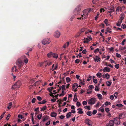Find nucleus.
Returning a JSON list of instances; mask_svg holds the SVG:
<instances>
[{
    "instance_id": "1",
    "label": "nucleus",
    "mask_w": 126,
    "mask_h": 126,
    "mask_svg": "<svg viewBox=\"0 0 126 126\" xmlns=\"http://www.w3.org/2000/svg\"><path fill=\"white\" fill-rule=\"evenodd\" d=\"M26 57L25 55H23L21 57V59H18L16 63L19 67V68L20 69L21 66L22 65V62H23L24 60V62L25 63H27L28 62L27 59L26 58Z\"/></svg>"
},
{
    "instance_id": "2",
    "label": "nucleus",
    "mask_w": 126,
    "mask_h": 126,
    "mask_svg": "<svg viewBox=\"0 0 126 126\" xmlns=\"http://www.w3.org/2000/svg\"><path fill=\"white\" fill-rule=\"evenodd\" d=\"M82 7V5H78L74 10V13L75 15L78 14L80 12Z\"/></svg>"
},
{
    "instance_id": "3",
    "label": "nucleus",
    "mask_w": 126,
    "mask_h": 126,
    "mask_svg": "<svg viewBox=\"0 0 126 126\" xmlns=\"http://www.w3.org/2000/svg\"><path fill=\"white\" fill-rule=\"evenodd\" d=\"M21 84V83L20 81L19 80H18L14 85L12 86V89H18L20 87Z\"/></svg>"
},
{
    "instance_id": "4",
    "label": "nucleus",
    "mask_w": 126,
    "mask_h": 126,
    "mask_svg": "<svg viewBox=\"0 0 126 126\" xmlns=\"http://www.w3.org/2000/svg\"><path fill=\"white\" fill-rule=\"evenodd\" d=\"M50 42V40L48 38L45 39L42 41V44L44 45L49 44Z\"/></svg>"
},
{
    "instance_id": "5",
    "label": "nucleus",
    "mask_w": 126,
    "mask_h": 126,
    "mask_svg": "<svg viewBox=\"0 0 126 126\" xmlns=\"http://www.w3.org/2000/svg\"><path fill=\"white\" fill-rule=\"evenodd\" d=\"M96 101V99L95 98H92L90 99H89L88 100V103L91 105L94 104L95 103Z\"/></svg>"
},
{
    "instance_id": "6",
    "label": "nucleus",
    "mask_w": 126,
    "mask_h": 126,
    "mask_svg": "<svg viewBox=\"0 0 126 126\" xmlns=\"http://www.w3.org/2000/svg\"><path fill=\"white\" fill-rule=\"evenodd\" d=\"M85 123L89 126H92L93 125L92 122L89 119H86L85 121Z\"/></svg>"
},
{
    "instance_id": "7",
    "label": "nucleus",
    "mask_w": 126,
    "mask_h": 126,
    "mask_svg": "<svg viewBox=\"0 0 126 126\" xmlns=\"http://www.w3.org/2000/svg\"><path fill=\"white\" fill-rule=\"evenodd\" d=\"M125 113L123 112V113H121L119 115V117H118L114 118V119H115V120L117 121V119H118L120 120V119H122L124 118L125 117Z\"/></svg>"
},
{
    "instance_id": "8",
    "label": "nucleus",
    "mask_w": 126,
    "mask_h": 126,
    "mask_svg": "<svg viewBox=\"0 0 126 126\" xmlns=\"http://www.w3.org/2000/svg\"><path fill=\"white\" fill-rule=\"evenodd\" d=\"M116 123L115 120H111L110 121L109 123L107 124V126H114V124Z\"/></svg>"
},
{
    "instance_id": "9",
    "label": "nucleus",
    "mask_w": 126,
    "mask_h": 126,
    "mask_svg": "<svg viewBox=\"0 0 126 126\" xmlns=\"http://www.w3.org/2000/svg\"><path fill=\"white\" fill-rule=\"evenodd\" d=\"M92 39L91 38L89 37V36H88L87 38H84L83 40H84L83 41V43H88Z\"/></svg>"
},
{
    "instance_id": "10",
    "label": "nucleus",
    "mask_w": 126,
    "mask_h": 126,
    "mask_svg": "<svg viewBox=\"0 0 126 126\" xmlns=\"http://www.w3.org/2000/svg\"><path fill=\"white\" fill-rule=\"evenodd\" d=\"M61 35V33L57 31L55 32L54 36L55 37L59 38Z\"/></svg>"
},
{
    "instance_id": "11",
    "label": "nucleus",
    "mask_w": 126,
    "mask_h": 126,
    "mask_svg": "<svg viewBox=\"0 0 126 126\" xmlns=\"http://www.w3.org/2000/svg\"><path fill=\"white\" fill-rule=\"evenodd\" d=\"M98 56H94L93 58L94 61L96 62H100L101 60L100 59V58Z\"/></svg>"
},
{
    "instance_id": "12",
    "label": "nucleus",
    "mask_w": 126,
    "mask_h": 126,
    "mask_svg": "<svg viewBox=\"0 0 126 126\" xmlns=\"http://www.w3.org/2000/svg\"><path fill=\"white\" fill-rule=\"evenodd\" d=\"M84 11H83V15H81V17H78L77 18V19H83L84 18H86L87 17V16H85V13H84Z\"/></svg>"
},
{
    "instance_id": "13",
    "label": "nucleus",
    "mask_w": 126,
    "mask_h": 126,
    "mask_svg": "<svg viewBox=\"0 0 126 126\" xmlns=\"http://www.w3.org/2000/svg\"><path fill=\"white\" fill-rule=\"evenodd\" d=\"M103 72H109L110 71V68L107 67H105L103 69Z\"/></svg>"
},
{
    "instance_id": "14",
    "label": "nucleus",
    "mask_w": 126,
    "mask_h": 126,
    "mask_svg": "<svg viewBox=\"0 0 126 126\" xmlns=\"http://www.w3.org/2000/svg\"><path fill=\"white\" fill-rule=\"evenodd\" d=\"M50 115L52 117H55L56 116L57 114L56 112L53 111L51 113Z\"/></svg>"
},
{
    "instance_id": "15",
    "label": "nucleus",
    "mask_w": 126,
    "mask_h": 126,
    "mask_svg": "<svg viewBox=\"0 0 126 126\" xmlns=\"http://www.w3.org/2000/svg\"><path fill=\"white\" fill-rule=\"evenodd\" d=\"M72 113L71 112H69L67 113L66 115V117L67 118H68L71 115Z\"/></svg>"
},
{
    "instance_id": "16",
    "label": "nucleus",
    "mask_w": 126,
    "mask_h": 126,
    "mask_svg": "<svg viewBox=\"0 0 126 126\" xmlns=\"http://www.w3.org/2000/svg\"><path fill=\"white\" fill-rule=\"evenodd\" d=\"M78 85L76 83H74L73 85L72 88L73 89H75L77 88Z\"/></svg>"
},
{
    "instance_id": "17",
    "label": "nucleus",
    "mask_w": 126,
    "mask_h": 126,
    "mask_svg": "<svg viewBox=\"0 0 126 126\" xmlns=\"http://www.w3.org/2000/svg\"><path fill=\"white\" fill-rule=\"evenodd\" d=\"M47 109V107L46 106H44L43 107H42V108H41V111H44L46 110Z\"/></svg>"
},
{
    "instance_id": "18",
    "label": "nucleus",
    "mask_w": 126,
    "mask_h": 126,
    "mask_svg": "<svg viewBox=\"0 0 126 126\" xmlns=\"http://www.w3.org/2000/svg\"><path fill=\"white\" fill-rule=\"evenodd\" d=\"M16 66H15L14 67H13L12 69V70L13 72H16Z\"/></svg>"
},
{
    "instance_id": "19",
    "label": "nucleus",
    "mask_w": 126,
    "mask_h": 126,
    "mask_svg": "<svg viewBox=\"0 0 126 126\" xmlns=\"http://www.w3.org/2000/svg\"><path fill=\"white\" fill-rule=\"evenodd\" d=\"M52 56L53 58H57L58 56V55L57 54L55 53H53Z\"/></svg>"
},
{
    "instance_id": "20",
    "label": "nucleus",
    "mask_w": 126,
    "mask_h": 126,
    "mask_svg": "<svg viewBox=\"0 0 126 126\" xmlns=\"http://www.w3.org/2000/svg\"><path fill=\"white\" fill-rule=\"evenodd\" d=\"M104 22H105V23L106 24L107 26L109 25V24L108 23V19H105L104 21Z\"/></svg>"
},
{
    "instance_id": "21",
    "label": "nucleus",
    "mask_w": 126,
    "mask_h": 126,
    "mask_svg": "<svg viewBox=\"0 0 126 126\" xmlns=\"http://www.w3.org/2000/svg\"><path fill=\"white\" fill-rule=\"evenodd\" d=\"M54 88L53 87H51L48 88L47 90L49 92H52V90Z\"/></svg>"
},
{
    "instance_id": "22",
    "label": "nucleus",
    "mask_w": 126,
    "mask_h": 126,
    "mask_svg": "<svg viewBox=\"0 0 126 126\" xmlns=\"http://www.w3.org/2000/svg\"><path fill=\"white\" fill-rule=\"evenodd\" d=\"M53 52H50L49 53H48L47 54V56L49 58H50L52 56Z\"/></svg>"
},
{
    "instance_id": "23",
    "label": "nucleus",
    "mask_w": 126,
    "mask_h": 126,
    "mask_svg": "<svg viewBox=\"0 0 126 126\" xmlns=\"http://www.w3.org/2000/svg\"><path fill=\"white\" fill-rule=\"evenodd\" d=\"M97 96L99 99H102V96L100 94H97Z\"/></svg>"
},
{
    "instance_id": "24",
    "label": "nucleus",
    "mask_w": 126,
    "mask_h": 126,
    "mask_svg": "<svg viewBox=\"0 0 126 126\" xmlns=\"http://www.w3.org/2000/svg\"><path fill=\"white\" fill-rule=\"evenodd\" d=\"M105 77L107 79H108L110 78V75L108 73H106L105 74Z\"/></svg>"
},
{
    "instance_id": "25",
    "label": "nucleus",
    "mask_w": 126,
    "mask_h": 126,
    "mask_svg": "<svg viewBox=\"0 0 126 126\" xmlns=\"http://www.w3.org/2000/svg\"><path fill=\"white\" fill-rule=\"evenodd\" d=\"M106 65L107 66H109L110 67H111L112 68H113V66L111 64H109L108 63H107L106 62Z\"/></svg>"
},
{
    "instance_id": "26",
    "label": "nucleus",
    "mask_w": 126,
    "mask_h": 126,
    "mask_svg": "<svg viewBox=\"0 0 126 126\" xmlns=\"http://www.w3.org/2000/svg\"><path fill=\"white\" fill-rule=\"evenodd\" d=\"M125 15L124 14H121V16L120 17V19L122 20L124 18Z\"/></svg>"
},
{
    "instance_id": "27",
    "label": "nucleus",
    "mask_w": 126,
    "mask_h": 126,
    "mask_svg": "<svg viewBox=\"0 0 126 126\" xmlns=\"http://www.w3.org/2000/svg\"><path fill=\"white\" fill-rule=\"evenodd\" d=\"M111 29L109 28V27H108L106 29L107 32H109L110 33H111L112 32V31H111Z\"/></svg>"
},
{
    "instance_id": "28",
    "label": "nucleus",
    "mask_w": 126,
    "mask_h": 126,
    "mask_svg": "<svg viewBox=\"0 0 126 126\" xmlns=\"http://www.w3.org/2000/svg\"><path fill=\"white\" fill-rule=\"evenodd\" d=\"M102 75V74L101 73L98 72V73L96 74V76H97L99 78H100Z\"/></svg>"
},
{
    "instance_id": "29",
    "label": "nucleus",
    "mask_w": 126,
    "mask_h": 126,
    "mask_svg": "<svg viewBox=\"0 0 126 126\" xmlns=\"http://www.w3.org/2000/svg\"><path fill=\"white\" fill-rule=\"evenodd\" d=\"M84 108L85 109L90 110H91L90 107V106H84Z\"/></svg>"
},
{
    "instance_id": "30",
    "label": "nucleus",
    "mask_w": 126,
    "mask_h": 126,
    "mask_svg": "<svg viewBox=\"0 0 126 126\" xmlns=\"http://www.w3.org/2000/svg\"><path fill=\"white\" fill-rule=\"evenodd\" d=\"M48 119V116H46L43 119V121L45 122Z\"/></svg>"
},
{
    "instance_id": "31",
    "label": "nucleus",
    "mask_w": 126,
    "mask_h": 126,
    "mask_svg": "<svg viewBox=\"0 0 126 126\" xmlns=\"http://www.w3.org/2000/svg\"><path fill=\"white\" fill-rule=\"evenodd\" d=\"M106 83L107 86H110L111 85V82L108 81L106 82Z\"/></svg>"
},
{
    "instance_id": "32",
    "label": "nucleus",
    "mask_w": 126,
    "mask_h": 126,
    "mask_svg": "<svg viewBox=\"0 0 126 126\" xmlns=\"http://www.w3.org/2000/svg\"><path fill=\"white\" fill-rule=\"evenodd\" d=\"M12 105V102H10L9 103V106H8L7 107V108L8 109H10L11 108V106Z\"/></svg>"
},
{
    "instance_id": "33",
    "label": "nucleus",
    "mask_w": 126,
    "mask_h": 126,
    "mask_svg": "<svg viewBox=\"0 0 126 126\" xmlns=\"http://www.w3.org/2000/svg\"><path fill=\"white\" fill-rule=\"evenodd\" d=\"M86 114L88 116H91L92 115V113L91 111H88L86 113Z\"/></svg>"
},
{
    "instance_id": "34",
    "label": "nucleus",
    "mask_w": 126,
    "mask_h": 126,
    "mask_svg": "<svg viewBox=\"0 0 126 126\" xmlns=\"http://www.w3.org/2000/svg\"><path fill=\"white\" fill-rule=\"evenodd\" d=\"M66 80L67 83H68L71 80L70 78L68 77L66 78Z\"/></svg>"
},
{
    "instance_id": "35",
    "label": "nucleus",
    "mask_w": 126,
    "mask_h": 126,
    "mask_svg": "<svg viewBox=\"0 0 126 126\" xmlns=\"http://www.w3.org/2000/svg\"><path fill=\"white\" fill-rule=\"evenodd\" d=\"M123 105L121 104H117L116 105V106L119 108H120L122 107Z\"/></svg>"
},
{
    "instance_id": "36",
    "label": "nucleus",
    "mask_w": 126,
    "mask_h": 126,
    "mask_svg": "<svg viewBox=\"0 0 126 126\" xmlns=\"http://www.w3.org/2000/svg\"><path fill=\"white\" fill-rule=\"evenodd\" d=\"M105 104L106 106H108L111 104L109 102L106 101L105 103Z\"/></svg>"
},
{
    "instance_id": "37",
    "label": "nucleus",
    "mask_w": 126,
    "mask_h": 126,
    "mask_svg": "<svg viewBox=\"0 0 126 126\" xmlns=\"http://www.w3.org/2000/svg\"><path fill=\"white\" fill-rule=\"evenodd\" d=\"M37 99L39 101H41L42 100V98L40 96H37Z\"/></svg>"
},
{
    "instance_id": "38",
    "label": "nucleus",
    "mask_w": 126,
    "mask_h": 126,
    "mask_svg": "<svg viewBox=\"0 0 126 126\" xmlns=\"http://www.w3.org/2000/svg\"><path fill=\"white\" fill-rule=\"evenodd\" d=\"M36 101V99L35 98H33L32 100V103H35V101Z\"/></svg>"
},
{
    "instance_id": "39",
    "label": "nucleus",
    "mask_w": 126,
    "mask_h": 126,
    "mask_svg": "<svg viewBox=\"0 0 126 126\" xmlns=\"http://www.w3.org/2000/svg\"><path fill=\"white\" fill-rule=\"evenodd\" d=\"M76 105L77 107H79L81 106V104L79 102H78L76 103Z\"/></svg>"
},
{
    "instance_id": "40",
    "label": "nucleus",
    "mask_w": 126,
    "mask_h": 126,
    "mask_svg": "<svg viewBox=\"0 0 126 126\" xmlns=\"http://www.w3.org/2000/svg\"><path fill=\"white\" fill-rule=\"evenodd\" d=\"M82 104L83 106L87 104V102L85 101H83Z\"/></svg>"
},
{
    "instance_id": "41",
    "label": "nucleus",
    "mask_w": 126,
    "mask_h": 126,
    "mask_svg": "<svg viewBox=\"0 0 126 126\" xmlns=\"http://www.w3.org/2000/svg\"><path fill=\"white\" fill-rule=\"evenodd\" d=\"M97 112V110H94L92 112V114L93 115H95Z\"/></svg>"
},
{
    "instance_id": "42",
    "label": "nucleus",
    "mask_w": 126,
    "mask_h": 126,
    "mask_svg": "<svg viewBox=\"0 0 126 126\" xmlns=\"http://www.w3.org/2000/svg\"><path fill=\"white\" fill-rule=\"evenodd\" d=\"M116 56L118 58H120L121 56V55L118 53H116Z\"/></svg>"
},
{
    "instance_id": "43",
    "label": "nucleus",
    "mask_w": 126,
    "mask_h": 126,
    "mask_svg": "<svg viewBox=\"0 0 126 126\" xmlns=\"http://www.w3.org/2000/svg\"><path fill=\"white\" fill-rule=\"evenodd\" d=\"M79 60L78 59H77L75 61V63H79Z\"/></svg>"
},
{
    "instance_id": "44",
    "label": "nucleus",
    "mask_w": 126,
    "mask_h": 126,
    "mask_svg": "<svg viewBox=\"0 0 126 126\" xmlns=\"http://www.w3.org/2000/svg\"><path fill=\"white\" fill-rule=\"evenodd\" d=\"M93 81L94 83L96 84L97 82V80L96 79H93Z\"/></svg>"
},
{
    "instance_id": "45",
    "label": "nucleus",
    "mask_w": 126,
    "mask_h": 126,
    "mask_svg": "<svg viewBox=\"0 0 126 126\" xmlns=\"http://www.w3.org/2000/svg\"><path fill=\"white\" fill-rule=\"evenodd\" d=\"M65 85H63L61 86V88L62 90H64L65 89Z\"/></svg>"
},
{
    "instance_id": "46",
    "label": "nucleus",
    "mask_w": 126,
    "mask_h": 126,
    "mask_svg": "<svg viewBox=\"0 0 126 126\" xmlns=\"http://www.w3.org/2000/svg\"><path fill=\"white\" fill-rule=\"evenodd\" d=\"M118 94V93L117 92L115 93L114 94V95L115 98H117V96Z\"/></svg>"
},
{
    "instance_id": "47",
    "label": "nucleus",
    "mask_w": 126,
    "mask_h": 126,
    "mask_svg": "<svg viewBox=\"0 0 126 126\" xmlns=\"http://www.w3.org/2000/svg\"><path fill=\"white\" fill-rule=\"evenodd\" d=\"M89 88L90 89H94V87L93 85H91L89 86Z\"/></svg>"
},
{
    "instance_id": "48",
    "label": "nucleus",
    "mask_w": 126,
    "mask_h": 126,
    "mask_svg": "<svg viewBox=\"0 0 126 126\" xmlns=\"http://www.w3.org/2000/svg\"><path fill=\"white\" fill-rule=\"evenodd\" d=\"M81 33L79 32H78L77 34L75 35V37L76 38H77L78 37L80 34Z\"/></svg>"
},
{
    "instance_id": "49",
    "label": "nucleus",
    "mask_w": 126,
    "mask_h": 126,
    "mask_svg": "<svg viewBox=\"0 0 126 126\" xmlns=\"http://www.w3.org/2000/svg\"><path fill=\"white\" fill-rule=\"evenodd\" d=\"M119 64H116L115 65V67L117 69H118L119 68Z\"/></svg>"
},
{
    "instance_id": "50",
    "label": "nucleus",
    "mask_w": 126,
    "mask_h": 126,
    "mask_svg": "<svg viewBox=\"0 0 126 126\" xmlns=\"http://www.w3.org/2000/svg\"><path fill=\"white\" fill-rule=\"evenodd\" d=\"M99 88L97 86H96L95 89V90L96 91H99Z\"/></svg>"
},
{
    "instance_id": "51",
    "label": "nucleus",
    "mask_w": 126,
    "mask_h": 126,
    "mask_svg": "<svg viewBox=\"0 0 126 126\" xmlns=\"http://www.w3.org/2000/svg\"><path fill=\"white\" fill-rule=\"evenodd\" d=\"M99 110L101 111L102 112H103L104 111V109H102L101 108H100L99 109Z\"/></svg>"
},
{
    "instance_id": "52",
    "label": "nucleus",
    "mask_w": 126,
    "mask_h": 126,
    "mask_svg": "<svg viewBox=\"0 0 126 126\" xmlns=\"http://www.w3.org/2000/svg\"><path fill=\"white\" fill-rule=\"evenodd\" d=\"M105 111L107 113H108L110 110L108 108H106L105 109Z\"/></svg>"
},
{
    "instance_id": "53",
    "label": "nucleus",
    "mask_w": 126,
    "mask_h": 126,
    "mask_svg": "<svg viewBox=\"0 0 126 126\" xmlns=\"http://www.w3.org/2000/svg\"><path fill=\"white\" fill-rule=\"evenodd\" d=\"M118 119H117V121H116V120H115V119H114V120H115L116 121V123L115 124H116L117 125H118L120 123V121H118L116 123V122H117V120L118 121Z\"/></svg>"
},
{
    "instance_id": "54",
    "label": "nucleus",
    "mask_w": 126,
    "mask_h": 126,
    "mask_svg": "<svg viewBox=\"0 0 126 126\" xmlns=\"http://www.w3.org/2000/svg\"><path fill=\"white\" fill-rule=\"evenodd\" d=\"M121 27L123 29H125L126 28V26L125 24H122L121 26Z\"/></svg>"
},
{
    "instance_id": "55",
    "label": "nucleus",
    "mask_w": 126,
    "mask_h": 126,
    "mask_svg": "<svg viewBox=\"0 0 126 126\" xmlns=\"http://www.w3.org/2000/svg\"><path fill=\"white\" fill-rule=\"evenodd\" d=\"M126 41V39H124L122 42L121 44L123 45H124L125 44L124 43Z\"/></svg>"
},
{
    "instance_id": "56",
    "label": "nucleus",
    "mask_w": 126,
    "mask_h": 126,
    "mask_svg": "<svg viewBox=\"0 0 126 126\" xmlns=\"http://www.w3.org/2000/svg\"><path fill=\"white\" fill-rule=\"evenodd\" d=\"M65 117V116L63 115H62L59 117V118L62 119H63Z\"/></svg>"
},
{
    "instance_id": "57",
    "label": "nucleus",
    "mask_w": 126,
    "mask_h": 126,
    "mask_svg": "<svg viewBox=\"0 0 126 126\" xmlns=\"http://www.w3.org/2000/svg\"><path fill=\"white\" fill-rule=\"evenodd\" d=\"M92 77L91 76H89L88 78V79H87V80L88 81H90Z\"/></svg>"
},
{
    "instance_id": "58",
    "label": "nucleus",
    "mask_w": 126,
    "mask_h": 126,
    "mask_svg": "<svg viewBox=\"0 0 126 126\" xmlns=\"http://www.w3.org/2000/svg\"><path fill=\"white\" fill-rule=\"evenodd\" d=\"M120 8H121V7H120L119 6L117 7L116 9V12L119 11V10Z\"/></svg>"
},
{
    "instance_id": "59",
    "label": "nucleus",
    "mask_w": 126,
    "mask_h": 126,
    "mask_svg": "<svg viewBox=\"0 0 126 126\" xmlns=\"http://www.w3.org/2000/svg\"><path fill=\"white\" fill-rule=\"evenodd\" d=\"M86 52V49H84L82 52V53L83 54H85Z\"/></svg>"
},
{
    "instance_id": "60",
    "label": "nucleus",
    "mask_w": 126,
    "mask_h": 126,
    "mask_svg": "<svg viewBox=\"0 0 126 126\" xmlns=\"http://www.w3.org/2000/svg\"><path fill=\"white\" fill-rule=\"evenodd\" d=\"M99 50V49L98 48H97L96 49H95L94 51V53H96L98 52Z\"/></svg>"
},
{
    "instance_id": "61",
    "label": "nucleus",
    "mask_w": 126,
    "mask_h": 126,
    "mask_svg": "<svg viewBox=\"0 0 126 126\" xmlns=\"http://www.w3.org/2000/svg\"><path fill=\"white\" fill-rule=\"evenodd\" d=\"M110 98L111 99L113 100L114 98V96L112 95H111L110 96Z\"/></svg>"
},
{
    "instance_id": "62",
    "label": "nucleus",
    "mask_w": 126,
    "mask_h": 126,
    "mask_svg": "<svg viewBox=\"0 0 126 126\" xmlns=\"http://www.w3.org/2000/svg\"><path fill=\"white\" fill-rule=\"evenodd\" d=\"M18 117L19 118L21 119H22L23 118V116L22 115L19 114L18 116Z\"/></svg>"
},
{
    "instance_id": "63",
    "label": "nucleus",
    "mask_w": 126,
    "mask_h": 126,
    "mask_svg": "<svg viewBox=\"0 0 126 126\" xmlns=\"http://www.w3.org/2000/svg\"><path fill=\"white\" fill-rule=\"evenodd\" d=\"M37 117L38 119L39 120H40L41 119V118L42 117H41V115H40V114H39L38 115Z\"/></svg>"
},
{
    "instance_id": "64",
    "label": "nucleus",
    "mask_w": 126,
    "mask_h": 126,
    "mask_svg": "<svg viewBox=\"0 0 126 126\" xmlns=\"http://www.w3.org/2000/svg\"><path fill=\"white\" fill-rule=\"evenodd\" d=\"M47 102V101H46L45 100H44L43 101H42V104H44L46 102Z\"/></svg>"
}]
</instances>
